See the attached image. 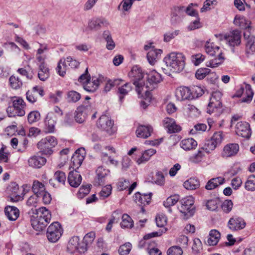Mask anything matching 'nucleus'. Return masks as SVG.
<instances>
[{
    "instance_id": "nucleus-1",
    "label": "nucleus",
    "mask_w": 255,
    "mask_h": 255,
    "mask_svg": "<svg viewBox=\"0 0 255 255\" xmlns=\"http://www.w3.org/2000/svg\"><path fill=\"white\" fill-rule=\"evenodd\" d=\"M164 64L161 68L163 72L168 75L171 72H179L184 69L185 64V57L181 53L172 52L164 58Z\"/></svg>"
},
{
    "instance_id": "nucleus-2",
    "label": "nucleus",
    "mask_w": 255,
    "mask_h": 255,
    "mask_svg": "<svg viewBox=\"0 0 255 255\" xmlns=\"http://www.w3.org/2000/svg\"><path fill=\"white\" fill-rule=\"evenodd\" d=\"M204 50L209 55L215 58L206 62V66L212 68L217 67L221 65L224 60L223 51L220 47L215 43L211 42L210 39L206 41Z\"/></svg>"
},
{
    "instance_id": "nucleus-3",
    "label": "nucleus",
    "mask_w": 255,
    "mask_h": 255,
    "mask_svg": "<svg viewBox=\"0 0 255 255\" xmlns=\"http://www.w3.org/2000/svg\"><path fill=\"white\" fill-rule=\"evenodd\" d=\"M33 213L34 215L31 222L33 228L37 231L42 230L50 221V212L45 207H42L35 209Z\"/></svg>"
},
{
    "instance_id": "nucleus-4",
    "label": "nucleus",
    "mask_w": 255,
    "mask_h": 255,
    "mask_svg": "<svg viewBox=\"0 0 255 255\" xmlns=\"http://www.w3.org/2000/svg\"><path fill=\"white\" fill-rule=\"evenodd\" d=\"M144 74L140 67L134 66L128 73V77L136 87V91L139 95L142 94L144 89V83L142 81Z\"/></svg>"
},
{
    "instance_id": "nucleus-5",
    "label": "nucleus",
    "mask_w": 255,
    "mask_h": 255,
    "mask_svg": "<svg viewBox=\"0 0 255 255\" xmlns=\"http://www.w3.org/2000/svg\"><path fill=\"white\" fill-rule=\"evenodd\" d=\"M25 107L26 104L21 98L14 97L12 100V106H9L6 110L8 117L23 116L25 114Z\"/></svg>"
},
{
    "instance_id": "nucleus-6",
    "label": "nucleus",
    "mask_w": 255,
    "mask_h": 255,
    "mask_svg": "<svg viewBox=\"0 0 255 255\" xmlns=\"http://www.w3.org/2000/svg\"><path fill=\"white\" fill-rule=\"evenodd\" d=\"M222 94L219 91H215L212 93L210 99L207 112L210 114L216 113L219 115L223 112L222 104L221 101Z\"/></svg>"
},
{
    "instance_id": "nucleus-7",
    "label": "nucleus",
    "mask_w": 255,
    "mask_h": 255,
    "mask_svg": "<svg viewBox=\"0 0 255 255\" xmlns=\"http://www.w3.org/2000/svg\"><path fill=\"white\" fill-rule=\"evenodd\" d=\"M57 144V141L55 137L48 136L42 138L37 144L38 148L40 151L45 155H51L53 153L52 148Z\"/></svg>"
},
{
    "instance_id": "nucleus-8",
    "label": "nucleus",
    "mask_w": 255,
    "mask_h": 255,
    "mask_svg": "<svg viewBox=\"0 0 255 255\" xmlns=\"http://www.w3.org/2000/svg\"><path fill=\"white\" fill-rule=\"evenodd\" d=\"M223 138V132H215L210 139L206 141L203 149L207 153H210L221 143Z\"/></svg>"
},
{
    "instance_id": "nucleus-9",
    "label": "nucleus",
    "mask_w": 255,
    "mask_h": 255,
    "mask_svg": "<svg viewBox=\"0 0 255 255\" xmlns=\"http://www.w3.org/2000/svg\"><path fill=\"white\" fill-rule=\"evenodd\" d=\"M181 206L180 208V212L184 214V218L188 219L191 217L194 213V198L192 196H187L181 201Z\"/></svg>"
},
{
    "instance_id": "nucleus-10",
    "label": "nucleus",
    "mask_w": 255,
    "mask_h": 255,
    "mask_svg": "<svg viewBox=\"0 0 255 255\" xmlns=\"http://www.w3.org/2000/svg\"><path fill=\"white\" fill-rule=\"evenodd\" d=\"M63 230L60 224L55 222L48 227L47 230V237L50 242L55 243L60 239Z\"/></svg>"
},
{
    "instance_id": "nucleus-11",
    "label": "nucleus",
    "mask_w": 255,
    "mask_h": 255,
    "mask_svg": "<svg viewBox=\"0 0 255 255\" xmlns=\"http://www.w3.org/2000/svg\"><path fill=\"white\" fill-rule=\"evenodd\" d=\"M161 75L155 71H152L147 74V81L144 84V89L142 92H144L147 96L150 93L149 91L155 88V85L161 81Z\"/></svg>"
},
{
    "instance_id": "nucleus-12",
    "label": "nucleus",
    "mask_w": 255,
    "mask_h": 255,
    "mask_svg": "<svg viewBox=\"0 0 255 255\" xmlns=\"http://www.w3.org/2000/svg\"><path fill=\"white\" fill-rule=\"evenodd\" d=\"M220 36L223 37L227 43L230 46H238L241 43V32L237 29L231 31L224 36L222 35Z\"/></svg>"
},
{
    "instance_id": "nucleus-13",
    "label": "nucleus",
    "mask_w": 255,
    "mask_h": 255,
    "mask_svg": "<svg viewBox=\"0 0 255 255\" xmlns=\"http://www.w3.org/2000/svg\"><path fill=\"white\" fill-rule=\"evenodd\" d=\"M97 124L99 128H101L109 135L115 132L113 128L114 122L106 115H102L98 120Z\"/></svg>"
},
{
    "instance_id": "nucleus-14",
    "label": "nucleus",
    "mask_w": 255,
    "mask_h": 255,
    "mask_svg": "<svg viewBox=\"0 0 255 255\" xmlns=\"http://www.w3.org/2000/svg\"><path fill=\"white\" fill-rule=\"evenodd\" d=\"M235 131L237 135L246 139H249L252 134L250 124L246 122H239L235 128Z\"/></svg>"
},
{
    "instance_id": "nucleus-15",
    "label": "nucleus",
    "mask_w": 255,
    "mask_h": 255,
    "mask_svg": "<svg viewBox=\"0 0 255 255\" xmlns=\"http://www.w3.org/2000/svg\"><path fill=\"white\" fill-rule=\"evenodd\" d=\"M253 95L254 92L251 88V86L247 84H245V88L242 86L235 95L237 97L243 96L242 99V102L246 103L252 101Z\"/></svg>"
},
{
    "instance_id": "nucleus-16",
    "label": "nucleus",
    "mask_w": 255,
    "mask_h": 255,
    "mask_svg": "<svg viewBox=\"0 0 255 255\" xmlns=\"http://www.w3.org/2000/svg\"><path fill=\"white\" fill-rule=\"evenodd\" d=\"M103 80L104 77L102 76H99L98 77H93L92 80L90 79L86 80V82L84 83L83 88L85 90L89 92H94Z\"/></svg>"
},
{
    "instance_id": "nucleus-17",
    "label": "nucleus",
    "mask_w": 255,
    "mask_h": 255,
    "mask_svg": "<svg viewBox=\"0 0 255 255\" xmlns=\"http://www.w3.org/2000/svg\"><path fill=\"white\" fill-rule=\"evenodd\" d=\"M245 41L246 52L248 55H252L255 53V36L247 32L244 34Z\"/></svg>"
},
{
    "instance_id": "nucleus-18",
    "label": "nucleus",
    "mask_w": 255,
    "mask_h": 255,
    "mask_svg": "<svg viewBox=\"0 0 255 255\" xmlns=\"http://www.w3.org/2000/svg\"><path fill=\"white\" fill-rule=\"evenodd\" d=\"M190 88L187 87H180L176 90L175 96L179 101L193 99Z\"/></svg>"
},
{
    "instance_id": "nucleus-19",
    "label": "nucleus",
    "mask_w": 255,
    "mask_h": 255,
    "mask_svg": "<svg viewBox=\"0 0 255 255\" xmlns=\"http://www.w3.org/2000/svg\"><path fill=\"white\" fill-rule=\"evenodd\" d=\"M246 225L244 220L240 217L231 218L228 222L229 229L233 231H238L244 229Z\"/></svg>"
},
{
    "instance_id": "nucleus-20",
    "label": "nucleus",
    "mask_w": 255,
    "mask_h": 255,
    "mask_svg": "<svg viewBox=\"0 0 255 255\" xmlns=\"http://www.w3.org/2000/svg\"><path fill=\"white\" fill-rule=\"evenodd\" d=\"M239 150V145L237 143H229L226 145L222 152V156L229 157L235 156Z\"/></svg>"
},
{
    "instance_id": "nucleus-21",
    "label": "nucleus",
    "mask_w": 255,
    "mask_h": 255,
    "mask_svg": "<svg viewBox=\"0 0 255 255\" xmlns=\"http://www.w3.org/2000/svg\"><path fill=\"white\" fill-rule=\"evenodd\" d=\"M58 120L53 113H48L45 119L44 123L46 126L47 132H53L55 129V126Z\"/></svg>"
},
{
    "instance_id": "nucleus-22",
    "label": "nucleus",
    "mask_w": 255,
    "mask_h": 255,
    "mask_svg": "<svg viewBox=\"0 0 255 255\" xmlns=\"http://www.w3.org/2000/svg\"><path fill=\"white\" fill-rule=\"evenodd\" d=\"M164 127L167 129L169 133L178 132L181 130V127L177 125L174 119L166 118L163 120Z\"/></svg>"
},
{
    "instance_id": "nucleus-23",
    "label": "nucleus",
    "mask_w": 255,
    "mask_h": 255,
    "mask_svg": "<svg viewBox=\"0 0 255 255\" xmlns=\"http://www.w3.org/2000/svg\"><path fill=\"white\" fill-rule=\"evenodd\" d=\"M82 177L76 170L71 171L68 176V181L70 185L73 187H78L81 183Z\"/></svg>"
},
{
    "instance_id": "nucleus-24",
    "label": "nucleus",
    "mask_w": 255,
    "mask_h": 255,
    "mask_svg": "<svg viewBox=\"0 0 255 255\" xmlns=\"http://www.w3.org/2000/svg\"><path fill=\"white\" fill-rule=\"evenodd\" d=\"M151 195V193H149L148 194H141V193L137 192L134 194L133 197L134 201L139 205H145L148 204L150 202Z\"/></svg>"
},
{
    "instance_id": "nucleus-25",
    "label": "nucleus",
    "mask_w": 255,
    "mask_h": 255,
    "mask_svg": "<svg viewBox=\"0 0 255 255\" xmlns=\"http://www.w3.org/2000/svg\"><path fill=\"white\" fill-rule=\"evenodd\" d=\"M153 129L150 126H139L136 130V136L138 137L146 138L151 135Z\"/></svg>"
},
{
    "instance_id": "nucleus-26",
    "label": "nucleus",
    "mask_w": 255,
    "mask_h": 255,
    "mask_svg": "<svg viewBox=\"0 0 255 255\" xmlns=\"http://www.w3.org/2000/svg\"><path fill=\"white\" fill-rule=\"evenodd\" d=\"M46 159L39 155H33L30 157L28 160V164L33 168H39L45 164Z\"/></svg>"
},
{
    "instance_id": "nucleus-27",
    "label": "nucleus",
    "mask_w": 255,
    "mask_h": 255,
    "mask_svg": "<svg viewBox=\"0 0 255 255\" xmlns=\"http://www.w3.org/2000/svg\"><path fill=\"white\" fill-rule=\"evenodd\" d=\"M234 23L242 29H250L251 22L241 15H236L234 20Z\"/></svg>"
},
{
    "instance_id": "nucleus-28",
    "label": "nucleus",
    "mask_w": 255,
    "mask_h": 255,
    "mask_svg": "<svg viewBox=\"0 0 255 255\" xmlns=\"http://www.w3.org/2000/svg\"><path fill=\"white\" fill-rule=\"evenodd\" d=\"M162 51L160 49H151L147 54V59L150 65H153L160 58Z\"/></svg>"
},
{
    "instance_id": "nucleus-29",
    "label": "nucleus",
    "mask_w": 255,
    "mask_h": 255,
    "mask_svg": "<svg viewBox=\"0 0 255 255\" xmlns=\"http://www.w3.org/2000/svg\"><path fill=\"white\" fill-rule=\"evenodd\" d=\"M109 173V170L99 166L96 170L97 181L99 185H103L105 184V178Z\"/></svg>"
},
{
    "instance_id": "nucleus-30",
    "label": "nucleus",
    "mask_w": 255,
    "mask_h": 255,
    "mask_svg": "<svg viewBox=\"0 0 255 255\" xmlns=\"http://www.w3.org/2000/svg\"><path fill=\"white\" fill-rule=\"evenodd\" d=\"M225 181V178L222 177L212 178L208 181L205 186V188L208 190L214 189L220 185L223 184Z\"/></svg>"
},
{
    "instance_id": "nucleus-31",
    "label": "nucleus",
    "mask_w": 255,
    "mask_h": 255,
    "mask_svg": "<svg viewBox=\"0 0 255 255\" xmlns=\"http://www.w3.org/2000/svg\"><path fill=\"white\" fill-rule=\"evenodd\" d=\"M81 150L84 151V149L82 150L80 149L77 150L71 158V162H72L73 167L78 168L84 159V156L83 155V153H80Z\"/></svg>"
},
{
    "instance_id": "nucleus-32",
    "label": "nucleus",
    "mask_w": 255,
    "mask_h": 255,
    "mask_svg": "<svg viewBox=\"0 0 255 255\" xmlns=\"http://www.w3.org/2000/svg\"><path fill=\"white\" fill-rule=\"evenodd\" d=\"M156 152V150L153 148H150L145 150L141 153V157L136 159V163L138 164H140L147 162Z\"/></svg>"
},
{
    "instance_id": "nucleus-33",
    "label": "nucleus",
    "mask_w": 255,
    "mask_h": 255,
    "mask_svg": "<svg viewBox=\"0 0 255 255\" xmlns=\"http://www.w3.org/2000/svg\"><path fill=\"white\" fill-rule=\"evenodd\" d=\"M5 214L9 220L15 221L19 217V212L15 207L8 206L5 208Z\"/></svg>"
},
{
    "instance_id": "nucleus-34",
    "label": "nucleus",
    "mask_w": 255,
    "mask_h": 255,
    "mask_svg": "<svg viewBox=\"0 0 255 255\" xmlns=\"http://www.w3.org/2000/svg\"><path fill=\"white\" fill-rule=\"evenodd\" d=\"M9 190L11 192L10 197V200L13 202L21 200L22 197L19 194V187L15 183H12L9 186Z\"/></svg>"
},
{
    "instance_id": "nucleus-35",
    "label": "nucleus",
    "mask_w": 255,
    "mask_h": 255,
    "mask_svg": "<svg viewBox=\"0 0 255 255\" xmlns=\"http://www.w3.org/2000/svg\"><path fill=\"white\" fill-rule=\"evenodd\" d=\"M221 237L220 232L217 230H212L209 233L207 243L210 246H215L218 243Z\"/></svg>"
},
{
    "instance_id": "nucleus-36",
    "label": "nucleus",
    "mask_w": 255,
    "mask_h": 255,
    "mask_svg": "<svg viewBox=\"0 0 255 255\" xmlns=\"http://www.w3.org/2000/svg\"><path fill=\"white\" fill-rule=\"evenodd\" d=\"M197 145V141L192 138L184 139L180 142L181 147L185 150H190L194 149Z\"/></svg>"
},
{
    "instance_id": "nucleus-37",
    "label": "nucleus",
    "mask_w": 255,
    "mask_h": 255,
    "mask_svg": "<svg viewBox=\"0 0 255 255\" xmlns=\"http://www.w3.org/2000/svg\"><path fill=\"white\" fill-rule=\"evenodd\" d=\"M32 190L34 194L40 196V194H43L46 189L44 184L38 180H35L33 181Z\"/></svg>"
},
{
    "instance_id": "nucleus-38",
    "label": "nucleus",
    "mask_w": 255,
    "mask_h": 255,
    "mask_svg": "<svg viewBox=\"0 0 255 255\" xmlns=\"http://www.w3.org/2000/svg\"><path fill=\"white\" fill-rule=\"evenodd\" d=\"M183 186L188 190H195L200 187V182L196 178H190L184 182Z\"/></svg>"
},
{
    "instance_id": "nucleus-39",
    "label": "nucleus",
    "mask_w": 255,
    "mask_h": 255,
    "mask_svg": "<svg viewBox=\"0 0 255 255\" xmlns=\"http://www.w3.org/2000/svg\"><path fill=\"white\" fill-rule=\"evenodd\" d=\"M38 76L41 81L46 80L49 76V69L44 63H42L39 66Z\"/></svg>"
},
{
    "instance_id": "nucleus-40",
    "label": "nucleus",
    "mask_w": 255,
    "mask_h": 255,
    "mask_svg": "<svg viewBox=\"0 0 255 255\" xmlns=\"http://www.w3.org/2000/svg\"><path fill=\"white\" fill-rule=\"evenodd\" d=\"M106 22V21L104 19L94 18L89 21L88 27L91 30H97Z\"/></svg>"
},
{
    "instance_id": "nucleus-41",
    "label": "nucleus",
    "mask_w": 255,
    "mask_h": 255,
    "mask_svg": "<svg viewBox=\"0 0 255 255\" xmlns=\"http://www.w3.org/2000/svg\"><path fill=\"white\" fill-rule=\"evenodd\" d=\"M80 239L77 236L71 238L67 245V250L71 253H74L77 251Z\"/></svg>"
},
{
    "instance_id": "nucleus-42",
    "label": "nucleus",
    "mask_w": 255,
    "mask_h": 255,
    "mask_svg": "<svg viewBox=\"0 0 255 255\" xmlns=\"http://www.w3.org/2000/svg\"><path fill=\"white\" fill-rule=\"evenodd\" d=\"M81 99V94L76 91L71 90L67 92L66 100L68 103H75Z\"/></svg>"
},
{
    "instance_id": "nucleus-43",
    "label": "nucleus",
    "mask_w": 255,
    "mask_h": 255,
    "mask_svg": "<svg viewBox=\"0 0 255 255\" xmlns=\"http://www.w3.org/2000/svg\"><path fill=\"white\" fill-rule=\"evenodd\" d=\"M179 199V196L175 195L169 197L166 199V201L164 202L163 205L165 207L168 208V211L169 213H171L172 212L170 207L174 205Z\"/></svg>"
},
{
    "instance_id": "nucleus-44",
    "label": "nucleus",
    "mask_w": 255,
    "mask_h": 255,
    "mask_svg": "<svg viewBox=\"0 0 255 255\" xmlns=\"http://www.w3.org/2000/svg\"><path fill=\"white\" fill-rule=\"evenodd\" d=\"M133 226V222L129 215L125 214L122 216L121 227L122 228H131Z\"/></svg>"
},
{
    "instance_id": "nucleus-45",
    "label": "nucleus",
    "mask_w": 255,
    "mask_h": 255,
    "mask_svg": "<svg viewBox=\"0 0 255 255\" xmlns=\"http://www.w3.org/2000/svg\"><path fill=\"white\" fill-rule=\"evenodd\" d=\"M132 89V87L130 84L126 83L123 86L119 88V93L120 94V100L122 102L124 96L128 94Z\"/></svg>"
},
{
    "instance_id": "nucleus-46",
    "label": "nucleus",
    "mask_w": 255,
    "mask_h": 255,
    "mask_svg": "<svg viewBox=\"0 0 255 255\" xmlns=\"http://www.w3.org/2000/svg\"><path fill=\"white\" fill-rule=\"evenodd\" d=\"M68 69V65L66 63V60L64 58L61 59L57 67V71L58 74L61 76H64Z\"/></svg>"
},
{
    "instance_id": "nucleus-47",
    "label": "nucleus",
    "mask_w": 255,
    "mask_h": 255,
    "mask_svg": "<svg viewBox=\"0 0 255 255\" xmlns=\"http://www.w3.org/2000/svg\"><path fill=\"white\" fill-rule=\"evenodd\" d=\"M245 189L249 191H255V176H249L245 184Z\"/></svg>"
},
{
    "instance_id": "nucleus-48",
    "label": "nucleus",
    "mask_w": 255,
    "mask_h": 255,
    "mask_svg": "<svg viewBox=\"0 0 255 255\" xmlns=\"http://www.w3.org/2000/svg\"><path fill=\"white\" fill-rule=\"evenodd\" d=\"M152 182L158 185L162 186L165 183L164 174L160 171L157 172L152 178Z\"/></svg>"
},
{
    "instance_id": "nucleus-49",
    "label": "nucleus",
    "mask_w": 255,
    "mask_h": 255,
    "mask_svg": "<svg viewBox=\"0 0 255 255\" xmlns=\"http://www.w3.org/2000/svg\"><path fill=\"white\" fill-rule=\"evenodd\" d=\"M204 155L203 150L199 149L197 153L193 154L190 156L189 160L192 163H198L202 160Z\"/></svg>"
},
{
    "instance_id": "nucleus-50",
    "label": "nucleus",
    "mask_w": 255,
    "mask_h": 255,
    "mask_svg": "<svg viewBox=\"0 0 255 255\" xmlns=\"http://www.w3.org/2000/svg\"><path fill=\"white\" fill-rule=\"evenodd\" d=\"M36 88V87H33L31 90H28L26 93L27 100L32 104L36 102L37 100Z\"/></svg>"
},
{
    "instance_id": "nucleus-51",
    "label": "nucleus",
    "mask_w": 255,
    "mask_h": 255,
    "mask_svg": "<svg viewBox=\"0 0 255 255\" xmlns=\"http://www.w3.org/2000/svg\"><path fill=\"white\" fill-rule=\"evenodd\" d=\"M40 119V114L37 111H33L30 112L27 116L28 122L32 124L39 121Z\"/></svg>"
},
{
    "instance_id": "nucleus-52",
    "label": "nucleus",
    "mask_w": 255,
    "mask_h": 255,
    "mask_svg": "<svg viewBox=\"0 0 255 255\" xmlns=\"http://www.w3.org/2000/svg\"><path fill=\"white\" fill-rule=\"evenodd\" d=\"M185 10V7L183 6H177L174 8V10L171 13V20H176L177 18L182 14Z\"/></svg>"
},
{
    "instance_id": "nucleus-53",
    "label": "nucleus",
    "mask_w": 255,
    "mask_h": 255,
    "mask_svg": "<svg viewBox=\"0 0 255 255\" xmlns=\"http://www.w3.org/2000/svg\"><path fill=\"white\" fill-rule=\"evenodd\" d=\"M193 99L201 97L204 94L203 89L198 86H193L190 88Z\"/></svg>"
},
{
    "instance_id": "nucleus-54",
    "label": "nucleus",
    "mask_w": 255,
    "mask_h": 255,
    "mask_svg": "<svg viewBox=\"0 0 255 255\" xmlns=\"http://www.w3.org/2000/svg\"><path fill=\"white\" fill-rule=\"evenodd\" d=\"M131 244L129 243H126V244L120 246L119 249V253L120 255H128L131 249Z\"/></svg>"
},
{
    "instance_id": "nucleus-55",
    "label": "nucleus",
    "mask_w": 255,
    "mask_h": 255,
    "mask_svg": "<svg viewBox=\"0 0 255 255\" xmlns=\"http://www.w3.org/2000/svg\"><path fill=\"white\" fill-rule=\"evenodd\" d=\"M9 80L11 87L15 89L19 88L22 85L21 81L18 77L12 76Z\"/></svg>"
},
{
    "instance_id": "nucleus-56",
    "label": "nucleus",
    "mask_w": 255,
    "mask_h": 255,
    "mask_svg": "<svg viewBox=\"0 0 255 255\" xmlns=\"http://www.w3.org/2000/svg\"><path fill=\"white\" fill-rule=\"evenodd\" d=\"M210 72L208 68H200L196 71L195 77L199 80L203 79Z\"/></svg>"
},
{
    "instance_id": "nucleus-57",
    "label": "nucleus",
    "mask_w": 255,
    "mask_h": 255,
    "mask_svg": "<svg viewBox=\"0 0 255 255\" xmlns=\"http://www.w3.org/2000/svg\"><path fill=\"white\" fill-rule=\"evenodd\" d=\"M205 55L198 53L191 56V61L195 65L198 66L205 60Z\"/></svg>"
},
{
    "instance_id": "nucleus-58",
    "label": "nucleus",
    "mask_w": 255,
    "mask_h": 255,
    "mask_svg": "<svg viewBox=\"0 0 255 255\" xmlns=\"http://www.w3.org/2000/svg\"><path fill=\"white\" fill-rule=\"evenodd\" d=\"M179 33V30H175L173 31L167 32L164 35V41L165 42H169L176 36H178Z\"/></svg>"
},
{
    "instance_id": "nucleus-59",
    "label": "nucleus",
    "mask_w": 255,
    "mask_h": 255,
    "mask_svg": "<svg viewBox=\"0 0 255 255\" xmlns=\"http://www.w3.org/2000/svg\"><path fill=\"white\" fill-rule=\"evenodd\" d=\"M133 2L132 0H123L121 4L118 6V8L120 10L122 6V10L124 11H128L131 8Z\"/></svg>"
},
{
    "instance_id": "nucleus-60",
    "label": "nucleus",
    "mask_w": 255,
    "mask_h": 255,
    "mask_svg": "<svg viewBox=\"0 0 255 255\" xmlns=\"http://www.w3.org/2000/svg\"><path fill=\"white\" fill-rule=\"evenodd\" d=\"M167 217L163 214H159L156 218V225L159 227H163L166 225Z\"/></svg>"
},
{
    "instance_id": "nucleus-61",
    "label": "nucleus",
    "mask_w": 255,
    "mask_h": 255,
    "mask_svg": "<svg viewBox=\"0 0 255 255\" xmlns=\"http://www.w3.org/2000/svg\"><path fill=\"white\" fill-rule=\"evenodd\" d=\"M207 129V126L204 124H198L194 126V128L191 129L190 132L191 134H196L197 132L205 131Z\"/></svg>"
},
{
    "instance_id": "nucleus-62",
    "label": "nucleus",
    "mask_w": 255,
    "mask_h": 255,
    "mask_svg": "<svg viewBox=\"0 0 255 255\" xmlns=\"http://www.w3.org/2000/svg\"><path fill=\"white\" fill-rule=\"evenodd\" d=\"M182 250L179 246H173L167 251L168 255H182Z\"/></svg>"
},
{
    "instance_id": "nucleus-63",
    "label": "nucleus",
    "mask_w": 255,
    "mask_h": 255,
    "mask_svg": "<svg viewBox=\"0 0 255 255\" xmlns=\"http://www.w3.org/2000/svg\"><path fill=\"white\" fill-rule=\"evenodd\" d=\"M77 110L89 114L92 111V107L88 101H84L82 105L77 108Z\"/></svg>"
},
{
    "instance_id": "nucleus-64",
    "label": "nucleus",
    "mask_w": 255,
    "mask_h": 255,
    "mask_svg": "<svg viewBox=\"0 0 255 255\" xmlns=\"http://www.w3.org/2000/svg\"><path fill=\"white\" fill-rule=\"evenodd\" d=\"M233 203L231 200H226L222 205V209L225 213H228L232 209Z\"/></svg>"
}]
</instances>
